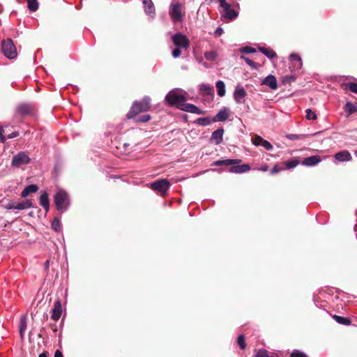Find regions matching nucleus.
<instances>
[{
    "instance_id": "41",
    "label": "nucleus",
    "mask_w": 357,
    "mask_h": 357,
    "mask_svg": "<svg viewBox=\"0 0 357 357\" xmlns=\"http://www.w3.org/2000/svg\"><path fill=\"white\" fill-rule=\"evenodd\" d=\"M237 342L240 346L241 349H244L245 348V340L243 334L239 335V337H238Z\"/></svg>"
},
{
    "instance_id": "26",
    "label": "nucleus",
    "mask_w": 357,
    "mask_h": 357,
    "mask_svg": "<svg viewBox=\"0 0 357 357\" xmlns=\"http://www.w3.org/2000/svg\"><path fill=\"white\" fill-rule=\"evenodd\" d=\"M344 111L347 112V116L355 113L357 111V105L351 102H347L344 105Z\"/></svg>"
},
{
    "instance_id": "3",
    "label": "nucleus",
    "mask_w": 357,
    "mask_h": 357,
    "mask_svg": "<svg viewBox=\"0 0 357 357\" xmlns=\"http://www.w3.org/2000/svg\"><path fill=\"white\" fill-rule=\"evenodd\" d=\"M151 107V98L145 96L141 101H136L133 103L130 110L127 114V118L130 119L141 112H147Z\"/></svg>"
},
{
    "instance_id": "18",
    "label": "nucleus",
    "mask_w": 357,
    "mask_h": 357,
    "mask_svg": "<svg viewBox=\"0 0 357 357\" xmlns=\"http://www.w3.org/2000/svg\"><path fill=\"white\" fill-rule=\"evenodd\" d=\"M229 110L224 107L220 109L218 114L213 118V122H222L226 121L229 118Z\"/></svg>"
},
{
    "instance_id": "20",
    "label": "nucleus",
    "mask_w": 357,
    "mask_h": 357,
    "mask_svg": "<svg viewBox=\"0 0 357 357\" xmlns=\"http://www.w3.org/2000/svg\"><path fill=\"white\" fill-rule=\"evenodd\" d=\"M321 161V157L319 155H312L307 158H305L302 161V165L307 167L315 166L319 164Z\"/></svg>"
},
{
    "instance_id": "13",
    "label": "nucleus",
    "mask_w": 357,
    "mask_h": 357,
    "mask_svg": "<svg viewBox=\"0 0 357 357\" xmlns=\"http://www.w3.org/2000/svg\"><path fill=\"white\" fill-rule=\"evenodd\" d=\"M143 4L145 13L151 19H153L155 17V10L152 0H144Z\"/></svg>"
},
{
    "instance_id": "25",
    "label": "nucleus",
    "mask_w": 357,
    "mask_h": 357,
    "mask_svg": "<svg viewBox=\"0 0 357 357\" xmlns=\"http://www.w3.org/2000/svg\"><path fill=\"white\" fill-rule=\"evenodd\" d=\"M217 93L219 96L223 97L225 95V84L223 81L218 80L215 83Z\"/></svg>"
},
{
    "instance_id": "29",
    "label": "nucleus",
    "mask_w": 357,
    "mask_h": 357,
    "mask_svg": "<svg viewBox=\"0 0 357 357\" xmlns=\"http://www.w3.org/2000/svg\"><path fill=\"white\" fill-rule=\"evenodd\" d=\"M333 319L338 323L342 325L349 326L351 324V320L347 317H344L338 315H334Z\"/></svg>"
},
{
    "instance_id": "15",
    "label": "nucleus",
    "mask_w": 357,
    "mask_h": 357,
    "mask_svg": "<svg viewBox=\"0 0 357 357\" xmlns=\"http://www.w3.org/2000/svg\"><path fill=\"white\" fill-rule=\"evenodd\" d=\"M62 314V305L60 300L55 301L54 307L52 310L51 318L54 321H58Z\"/></svg>"
},
{
    "instance_id": "32",
    "label": "nucleus",
    "mask_w": 357,
    "mask_h": 357,
    "mask_svg": "<svg viewBox=\"0 0 357 357\" xmlns=\"http://www.w3.org/2000/svg\"><path fill=\"white\" fill-rule=\"evenodd\" d=\"M28 8L31 12H35L38 8V2L37 0H27Z\"/></svg>"
},
{
    "instance_id": "30",
    "label": "nucleus",
    "mask_w": 357,
    "mask_h": 357,
    "mask_svg": "<svg viewBox=\"0 0 357 357\" xmlns=\"http://www.w3.org/2000/svg\"><path fill=\"white\" fill-rule=\"evenodd\" d=\"M17 112L22 115L31 113V107L28 105H22L17 107Z\"/></svg>"
},
{
    "instance_id": "2",
    "label": "nucleus",
    "mask_w": 357,
    "mask_h": 357,
    "mask_svg": "<svg viewBox=\"0 0 357 357\" xmlns=\"http://www.w3.org/2000/svg\"><path fill=\"white\" fill-rule=\"evenodd\" d=\"M241 162L239 159H221L214 161L213 165L229 167V172L242 174L245 172V164L238 165Z\"/></svg>"
},
{
    "instance_id": "34",
    "label": "nucleus",
    "mask_w": 357,
    "mask_h": 357,
    "mask_svg": "<svg viewBox=\"0 0 357 357\" xmlns=\"http://www.w3.org/2000/svg\"><path fill=\"white\" fill-rule=\"evenodd\" d=\"M52 228L55 231H60L61 229L60 220L58 218H55L52 222Z\"/></svg>"
},
{
    "instance_id": "11",
    "label": "nucleus",
    "mask_w": 357,
    "mask_h": 357,
    "mask_svg": "<svg viewBox=\"0 0 357 357\" xmlns=\"http://www.w3.org/2000/svg\"><path fill=\"white\" fill-rule=\"evenodd\" d=\"M178 109L187 112L196 114H203L204 111L191 103H184L178 106Z\"/></svg>"
},
{
    "instance_id": "43",
    "label": "nucleus",
    "mask_w": 357,
    "mask_h": 357,
    "mask_svg": "<svg viewBox=\"0 0 357 357\" xmlns=\"http://www.w3.org/2000/svg\"><path fill=\"white\" fill-rule=\"evenodd\" d=\"M291 357H308L305 353L294 350L291 354Z\"/></svg>"
},
{
    "instance_id": "52",
    "label": "nucleus",
    "mask_w": 357,
    "mask_h": 357,
    "mask_svg": "<svg viewBox=\"0 0 357 357\" xmlns=\"http://www.w3.org/2000/svg\"><path fill=\"white\" fill-rule=\"evenodd\" d=\"M5 141H6V137L3 135V131L1 130V129H0V142H4Z\"/></svg>"
},
{
    "instance_id": "9",
    "label": "nucleus",
    "mask_w": 357,
    "mask_h": 357,
    "mask_svg": "<svg viewBox=\"0 0 357 357\" xmlns=\"http://www.w3.org/2000/svg\"><path fill=\"white\" fill-rule=\"evenodd\" d=\"M174 45L178 48L187 50L190 46V41L187 36L181 33H176L172 36Z\"/></svg>"
},
{
    "instance_id": "36",
    "label": "nucleus",
    "mask_w": 357,
    "mask_h": 357,
    "mask_svg": "<svg viewBox=\"0 0 357 357\" xmlns=\"http://www.w3.org/2000/svg\"><path fill=\"white\" fill-rule=\"evenodd\" d=\"M305 113V117L307 120H316L317 119L316 113L311 109H307Z\"/></svg>"
},
{
    "instance_id": "1",
    "label": "nucleus",
    "mask_w": 357,
    "mask_h": 357,
    "mask_svg": "<svg viewBox=\"0 0 357 357\" xmlns=\"http://www.w3.org/2000/svg\"><path fill=\"white\" fill-rule=\"evenodd\" d=\"M220 8L222 17L225 20H233L238 17V11L236 4L233 0H217Z\"/></svg>"
},
{
    "instance_id": "44",
    "label": "nucleus",
    "mask_w": 357,
    "mask_h": 357,
    "mask_svg": "<svg viewBox=\"0 0 357 357\" xmlns=\"http://www.w3.org/2000/svg\"><path fill=\"white\" fill-rule=\"evenodd\" d=\"M255 357H268V351L265 349H260L256 354Z\"/></svg>"
},
{
    "instance_id": "47",
    "label": "nucleus",
    "mask_w": 357,
    "mask_h": 357,
    "mask_svg": "<svg viewBox=\"0 0 357 357\" xmlns=\"http://www.w3.org/2000/svg\"><path fill=\"white\" fill-rule=\"evenodd\" d=\"M181 48H178V47H176V48L174 50H173L172 54V56L174 58H177L181 55Z\"/></svg>"
},
{
    "instance_id": "24",
    "label": "nucleus",
    "mask_w": 357,
    "mask_h": 357,
    "mask_svg": "<svg viewBox=\"0 0 357 357\" xmlns=\"http://www.w3.org/2000/svg\"><path fill=\"white\" fill-rule=\"evenodd\" d=\"M258 49L259 52H261L270 59H274L277 56L275 52L270 47L266 48L263 47H259Z\"/></svg>"
},
{
    "instance_id": "40",
    "label": "nucleus",
    "mask_w": 357,
    "mask_h": 357,
    "mask_svg": "<svg viewBox=\"0 0 357 357\" xmlns=\"http://www.w3.org/2000/svg\"><path fill=\"white\" fill-rule=\"evenodd\" d=\"M263 140H264V139L259 135H255L252 139V144L256 146H261Z\"/></svg>"
},
{
    "instance_id": "51",
    "label": "nucleus",
    "mask_w": 357,
    "mask_h": 357,
    "mask_svg": "<svg viewBox=\"0 0 357 357\" xmlns=\"http://www.w3.org/2000/svg\"><path fill=\"white\" fill-rule=\"evenodd\" d=\"M54 357H63V354L60 350H56Z\"/></svg>"
},
{
    "instance_id": "53",
    "label": "nucleus",
    "mask_w": 357,
    "mask_h": 357,
    "mask_svg": "<svg viewBox=\"0 0 357 357\" xmlns=\"http://www.w3.org/2000/svg\"><path fill=\"white\" fill-rule=\"evenodd\" d=\"M281 169H279L277 166H275L271 171V174H275L280 171Z\"/></svg>"
},
{
    "instance_id": "6",
    "label": "nucleus",
    "mask_w": 357,
    "mask_h": 357,
    "mask_svg": "<svg viewBox=\"0 0 357 357\" xmlns=\"http://www.w3.org/2000/svg\"><path fill=\"white\" fill-rule=\"evenodd\" d=\"M165 100L168 105L176 106L178 109L179 105L184 104L186 98L183 93H179L176 90H172L166 95Z\"/></svg>"
},
{
    "instance_id": "57",
    "label": "nucleus",
    "mask_w": 357,
    "mask_h": 357,
    "mask_svg": "<svg viewBox=\"0 0 357 357\" xmlns=\"http://www.w3.org/2000/svg\"><path fill=\"white\" fill-rule=\"evenodd\" d=\"M286 79H289L290 81H294L296 78L294 76H290L289 77H286Z\"/></svg>"
},
{
    "instance_id": "58",
    "label": "nucleus",
    "mask_w": 357,
    "mask_h": 357,
    "mask_svg": "<svg viewBox=\"0 0 357 357\" xmlns=\"http://www.w3.org/2000/svg\"><path fill=\"white\" fill-rule=\"evenodd\" d=\"M246 168H247V171H248L250 169V167L248 165H247Z\"/></svg>"
},
{
    "instance_id": "16",
    "label": "nucleus",
    "mask_w": 357,
    "mask_h": 357,
    "mask_svg": "<svg viewBox=\"0 0 357 357\" xmlns=\"http://www.w3.org/2000/svg\"><path fill=\"white\" fill-rule=\"evenodd\" d=\"M289 60L291 63V70H298L302 67V60L299 55L296 54H291L289 56Z\"/></svg>"
},
{
    "instance_id": "8",
    "label": "nucleus",
    "mask_w": 357,
    "mask_h": 357,
    "mask_svg": "<svg viewBox=\"0 0 357 357\" xmlns=\"http://www.w3.org/2000/svg\"><path fill=\"white\" fill-rule=\"evenodd\" d=\"M169 187L170 183L166 178L159 179L151 183V188L162 195L167 192Z\"/></svg>"
},
{
    "instance_id": "5",
    "label": "nucleus",
    "mask_w": 357,
    "mask_h": 357,
    "mask_svg": "<svg viewBox=\"0 0 357 357\" xmlns=\"http://www.w3.org/2000/svg\"><path fill=\"white\" fill-rule=\"evenodd\" d=\"M169 14L174 24L183 21L184 13L182 11V5L176 1L171 3Z\"/></svg>"
},
{
    "instance_id": "17",
    "label": "nucleus",
    "mask_w": 357,
    "mask_h": 357,
    "mask_svg": "<svg viewBox=\"0 0 357 357\" xmlns=\"http://www.w3.org/2000/svg\"><path fill=\"white\" fill-rule=\"evenodd\" d=\"M334 158L338 162H349L352 160V156L348 151L344 150L336 153Z\"/></svg>"
},
{
    "instance_id": "37",
    "label": "nucleus",
    "mask_w": 357,
    "mask_h": 357,
    "mask_svg": "<svg viewBox=\"0 0 357 357\" xmlns=\"http://www.w3.org/2000/svg\"><path fill=\"white\" fill-rule=\"evenodd\" d=\"M26 319L24 317H22L20 320V335L22 337H23V333H24V331L26 330Z\"/></svg>"
},
{
    "instance_id": "54",
    "label": "nucleus",
    "mask_w": 357,
    "mask_h": 357,
    "mask_svg": "<svg viewBox=\"0 0 357 357\" xmlns=\"http://www.w3.org/2000/svg\"><path fill=\"white\" fill-rule=\"evenodd\" d=\"M38 357H48V354L46 351L43 352Z\"/></svg>"
},
{
    "instance_id": "49",
    "label": "nucleus",
    "mask_w": 357,
    "mask_h": 357,
    "mask_svg": "<svg viewBox=\"0 0 357 357\" xmlns=\"http://www.w3.org/2000/svg\"><path fill=\"white\" fill-rule=\"evenodd\" d=\"M19 135V132H13L12 133H10V135H8V139H13V138H15L16 137H17Z\"/></svg>"
},
{
    "instance_id": "42",
    "label": "nucleus",
    "mask_w": 357,
    "mask_h": 357,
    "mask_svg": "<svg viewBox=\"0 0 357 357\" xmlns=\"http://www.w3.org/2000/svg\"><path fill=\"white\" fill-rule=\"evenodd\" d=\"M261 146H263L267 151H271L273 148L272 144L265 139L262 141Z\"/></svg>"
},
{
    "instance_id": "19",
    "label": "nucleus",
    "mask_w": 357,
    "mask_h": 357,
    "mask_svg": "<svg viewBox=\"0 0 357 357\" xmlns=\"http://www.w3.org/2000/svg\"><path fill=\"white\" fill-rule=\"evenodd\" d=\"M262 84L268 86L271 89L275 90L278 89V82L275 76L272 75H268L262 81Z\"/></svg>"
},
{
    "instance_id": "28",
    "label": "nucleus",
    "mask_w": 357,
    "mask_h": 357,
    "mask_svg": "<svg viewBox=\"0 0 357 357\" xmlns=\"http://www.w3.org/2000/svg\"><path fill=\"white\" fill-rule=\"evenodd\" d=\"M212 122H213V119H211L209 117H201L196 119L195 123L202 126H206L210 125Z\"/></svg>"
},
{
    "instance_id": "46",
    "label": "nucleus",
    "mask_w": 357,
    "mask_h": 357,
    "mask_svg": "<svg viewBox=\"0 0 357 357\" xmlns=\"http://www.w3.org/2000/svg\"><path fill=\"white\" fill-rule=\"evenodd\" d=\"M4 208L8 210L16 209V203L14 202H9L4 206Z\"/></svg>"
},
{
    "instance_id": "55",
    "label": "nucleus",
    "mask_w": 357,
    "mask_h": 357,
    "mask_svg": "<svg viewBox=\"0 0 357 357\" xmlns=\"http://www.w3.org/2000/svg\"><path fill=\"white\" fill-rule=\"evenodd\" d=\"M247 64L251 66H254V62L248 59H247Z\"/></svg>"
},
{
    "instance_id": "33",
    "label": "nucleus",
    "mask_w": 357,
    "mask_h": 357,
    "mask_svg": "<svg viewBox=\"0 0 357 357\" xmlns=\"http://www.w3.org/2000/svg\"><path fill=\"white\" fill-rule=\"evenodd\" d=\"M299 162L296 159H292L284 162L285 167L288 169H293L298 165Z\"/></svg>"
},
{
    "instance_id": "23",
    "label": "nucleus",
    "mask_w": 357,
    "mask_h": 357,
    "mask_svg": "<svg viewBox=\"0 0 357 357\" xmlns=\"http://www.w3.org/2000/svg\"><path fill=\"white\" fill-rule=\"evenodd\" d=\"M33 207V202L31 199H25L21 202L16 203V209L24 210Z\"/></svg>"
},
{
    "instance_id": "38",
    "label": "nucleus",
    "mask_w": 357,
    "mask_h": 357,
    "mask_svg": "<svg viewBox=\"0 0 357 357\" xmlns=\"http://www.w3.org/2000/svg\"><path fill=\"white\" fill-rule=\"evenodd\" d=\"M286 137L290 140L303 139L305 137V135H296V134H288Z\"/></svg>"
},
{
    "instance_id": "10",
    "label": "nucleus",
    "mask_w": 357,
    "mask_h": 357,
    "mask_svg": "<svg viewBox=\"0 0 357 357\" xmlns=\"http://www.w3.org/2000/svg\"><path fill=\"white\" fill-rule=\"evenodd\" d=\"M30 160L29 155L24 151H21L13 157L11 165L13 167H19L21 165L29 164Z\"/></svg>"
},
{
    "instance_id": "39",
    "label": "nucleus",
    "mask_w": 357,
    "mask_h": 357,
    "mask_svg": "<svg viewBox=\"0 0 357 357\" xmlns=\"http://www.w3.org/2000/svg\"><path fill=\"white\" fill-rule=\"evenodd\" d=\"M239 53L241 54L240 56L241 59L245 60V47H242L238 50L234 51V55L238 56Z\"/></svg>"
},
{
    "instance_id": "21",
    "label": "nucleus",
    "mask_w": 357,
    "mask_h": 357,
    "mask_svg": "<svg viewBox=\"0 0 357 357\" xmlns=\"http://www.w3.org/2000/svg\"><path fill=\"white\" fill-rule=\"evenodd\" d=\"M40 206L46 211H48L50 208V202L48 195L46 192H43L39 199Z\"/></svg>"
},
{
    "instance_id": "22",
    "label": "nucleus",
    "mask_w": 357,
    "mask_h": 357,
    "mask_svg": "<svg viewBox=\"0 0 357 357\" xmlns=\"http://www.w3.org/2000/svg\"><path fill=\"white\" fill-rule=\"evenodd\" d=\"M38 188L36 185L31 184L27 185L22 192L21 197L23 198L26 197L29 194L36 192Z\"/></svg>"
},
{
    "instance_id": "4",
    "label": "nucleus",
    "mask_w": 357,
    "mask_h": 357,
    "mask_svg": "<svg viewBox=\"0 0 357 357\" xmlns=\"http://www.w3.org/2000/svg\"><path fill=\"white\" fill-rule=\"evenodd\" d=\"M54 202L59 211L65 212L70 206L68 194L63 190H59L54 196Z\"/></svg>"
},
{
    "instance_id": "35",
    "label": "nucleus",
    "mask_w": 357,
    "mask_h": 357,
    "mask_svg": "<svg viewBox=\"0 0 357 357\" xmlns=\"http://www.w3.org/2000/svg\"><path fill=\"white\" fill-rule=\"evenodd\" d=\"M344 88L353 93H357V83L348 82L344 84Z\"/></svg>"
},
{
    "instance_id": "7",
    "label": "nucleus",
    "mask_w": 357,
    "mask_h": 357,
    "mask_svg": "<svg viewBox=\"0 0 357 357\" xmlns=\"http://www.w3.org/2000/svg\"><path fill=\"white\" fill-rule=\"evenodd\" d=\"M1 50L3 55L9 59H13L17 55L16 47L10 38L2 40Z\"/></svg>"
},
{
    "instance_id": "48",
    "label": "nucleus",
    "mask_w": 357,
    "mask_h": 357,
    "mask_svg": "<svg viewBox=\"0 0 357 357\" xmlns=\"http://www.w3.org/2000/svg\"><path fill=\"white\" fill-rule=\"evenodd\" d=\"M223 29L220 26L218 27L214 32V35L215 37L220 36L223 33Z\"/></svg>"
},
{
    "instance_id": "31",
    "label": "nucleus",
    "mask_w": 357,
    "mask_h": 357,
    "mask_svg": "<svg viewBox=\"0 0 357 357\" xmlns=\"http://www.w3.org/2000/svg\"><path fill=\"white\" fill-rule=\"evenodd\" d=\"M218 57V54L215 51H208L204 53V58L207 61H215Z\"/></svg>"
},
{
    "instance_id": "50",
    "label": "nucleus",
    "mask_w": 357,
    "mask_h": 357,
    "mask_svg": "<svg viewBox=\"0 0 357 357\" xmlns=\"http://www.w3.org/2000/svg\"><path fill=\"white\" fill-rule=\"evenodd\" d=\"M256 52V50L253 47L247 46V54Z\"/></svg>"
},
{
    "instance_id": "14",
    "label": "nucleus",
    "mask_w": 357,
    "mask_h": 357,
    "mask_svg": "<svg viewBox=\"0 0 357 357\" xmlns=\"http://www.w3.org/2000/svg\"><path fill=\"white\" fill-rule=\"evenodd\" d=\"M245 98V90L241 85H237L234 93V98L237 103H243Z\"/></svg>"
},
{
    "instance_id": "12",
    "label": "nucleus",
    "mask_w": 357,
    "mask_h": 357,
    "mask_svg": "<svg viewBox=\"0 0 357 357\" xmlns=\"http://www.w3.org/2000/svg\"><path fill=\"white\" fill-rule=\"evenodd\" d=\"M224 129L222 128H218L213 132L210 142L215 145H219L223 140Z\"/></svg>"
},
{
    "instance_id": "27",
    "label": "nucleus",
    "mask_w": 357,
    "mask_h": 357,
    "mask_svg": "<svg viewBox=\"0 0 357 357\" xmlns=\"http://www.w3.org/2000/svg\"><path fill=\"white\" fill-rule=\"evenodd\" d=\"M199 91L204 96H209L213 93V88L205 84H202L199 85Z\"/></svg>"
},
{
    "instance_id": "45",
    "label": "nucleus",
    "mask_w": 357,
    "mask_h": 357,
    "mask_svg": "<svg viewBox=\"0 0 357 357\" xmlns=\"http://www.w3.org/2000/svg\"><path fill=\"white\" fill-rule=\"evenodd\" d=\"M151 116L149 114H144L141 116L137 121L139 122H147L150 120Z\"/></svg>"
},
{
    "instance_id": "56",
    "label": "nucleus",
    "mask_w": 357,
    "mask_h": 357,
    "mask_svg": "<svg viewBox=\"0 0 357 357\" xmlns=\"http://www.w3.org/2000/svg\"><path fill=\"white\" fill-rule=\"evenodd\" d=\"M49 266H50V260H47L45 262V269H48Z\"/></svg>"
}]
</instances>
